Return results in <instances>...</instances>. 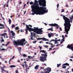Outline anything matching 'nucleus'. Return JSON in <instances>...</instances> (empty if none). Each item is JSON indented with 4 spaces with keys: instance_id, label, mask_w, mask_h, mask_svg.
Here are the masks:
<instances>
[{
    "instance_id": "nucleus-30",
    "label": "nucleus",
    "mask_w": 73,
    "mask_h": 73,
    "mask_svg": "<svg viewBox=\"0 0 73 73\" xmlns=\"http://www.w3.org/2000/svg\"><path fill=\"white\" fill-rule=\"evenodd\" d=\"M33 3H34L33 2H32V1H31L30 3V5H32V4H33Z\"/></svg>"
},
{
    "instance_id": "nucleus-56",
    "label": "nucleus",
    "mask_w": 73,
    "mask_h": 73,
    "mask_svg": "<svg viewBox=\"0 0 73 73\" xmlns=\"http://www.w3.org/2000/svg\"><path fill=\"white\" fill-rule=\"evenodd\" d=\"M60 39H59V40H57V41H60Z\"/></svg>"
},
{
    "instance_id": "nucleus-58",
    "label": "nucleus",
    "mask_w": 73,
    "mask_h": 73,
    "mask_svg": "<svg viewBox=\"0 0 73 73\" xmlns=\"http://www.w3.org/2000/svg\"><path fill=\"white\" fill-rule=\"evenodd\" d=\"M65 37H68V35H65Z\"/></svg>"
},
{
    "instance_id": "nucleus-36",
    "label": "nucleus",
    "mask_w": 73,
    "mask_h": 73,
    "mask_svg": "<svg viewBox=\"0 0 73 73\" xmlns=\"http://www.w3.org/2000/svg\"><path fill=\"white\" fill-rule=\"evenodd\" d=\"M52 48H49V50H48V51H50V50H52Z\"/></svg>"
},
{
    "instance_id": "nucleus-15",
    "label": "nucleus",
    "mask_w": 73,
    "mask_h": 73,
    "mask_svg": "<svg viewBox=\"0 0 73 73\" xmlns=\"http://www.w3.org/2000/svg\"><path fill=\"white\" fill-rule=\"evenodd\" d=\"M36 36V33L31 32V35H30V36Z\"/></svg>"
},
{
    "instance_id": "nucleus-34",
    "label": "nucleus",
    "mask_w": 73,
    "mask_h": 73,
    "mask_svg": "<svg viewBox=\"0 0 73 73\" xmlns=\"http://www.w3.org/2000/svg\"><path fill=\"white\" fill-rule=\"evenodd\" d=\"M31 40H33V36H31Z\"/></svg>"
},
{
    "instance_id": "nucleus-60",
    "label": "nucleus",
    "mask_w": 73,
    "mask_h": 73,
    "mask_svg": "<svg viewBox=\"0 0 73 73\" xmlns=\"http://www.w3.org/2000/svg\"><path fill=\"white\" fill-rule=\"evenodd\" d=\"M17 61H18V62H20V61L19 60H17Z\"/></svg>"
},
{
    "instance_id": "nucleus-45",
    "label": "nucleus",
    "mask_w": 73,
    "mask_h": 73,
    "mask_svg": "<svg viewBox=\"0 0 73 73\" xmlns=\"http://www.w3.org/2000/svg\"><path fill=\"white\" fill-rule=\"evenodd\" d=\"M4 28V26L2 27H0V29H3Z\"/></svg>"
},
{
    "instance_id": "nucleus-59",
    "label": "nucleus",
    "mask_w": 73,
    "mask_h": 73,
    "mask_svg": "<svg viewBox=\"0 0 73 73\" xmlns=\"http://www.w3.org/2000/svg\"><path fill=\"white\" fill-rule=\"evenodd\" d=\"M25 5H26V4H25L24 5V8H25Z\"/></svg>"
},
{
    "instance_id": "nucleus-64",
    "label": "nucleus",
    "mask_w": 73,
    "mask_h": 73,
    "mask_svg": "<svg viewBox=\"0 0 73 73\" xmlns=\"http://www.w3.org/2000/svg\"><path fill=\"white\" fill-rule=\"evenodd\" d=\"M30 58H33V57L32 56H30Z\"/></svg>"
},
{
    "instance_id": "nucleus-27",
    "label": "nucleus",
    "mask_w": 73,
    "mask_h": 73,
    "mask_svg": "<svg viewBox=\"0 0 73 73\" xmlns=\"http://www.w3.org/2000/svg\"><path fill=\"white\" fill-rule=\"evenodd\" d=\"M61 63H60L59 64H57V67H59V66H61Z\"/></svg>"
},
{
    "instance_id": "nucleus-12",
    "label": "nucleus",
    "mask_w": 73,
    "mask_h": 73,
    "mask_svg": "<svg viewBox=\"0 0 73 73\" xmlns=\"http://www.w3.org/2000/svg\"><path fill=\"white\" fill-rule=\"evenodd\" d=\"M46 70L47 73H49L51 72V69L50 68L47 67V68H45Z\"/></svg>"
},
{
    "instance_id": "nucleus-63",
    "label": "nucleus",
    "mask_w": 73,
    "mask_h": 73,
    "mask_svg": "<svg viewBox=\"0 0 73 73\" xmlns=\"http://www.w3.org/2000/svg\"><path fill=\"white\" fill-rule=\"evenodd\" d=\"M46 44H49V42H46Z\"/></svg>"
},
{
    "instance_id": "nucleus-47",
    "label": "nucleus",
    "mask_w": 73,
    "mask_h": 73,
    "mask_svg": "<svg viewBox=\"0 0 73 73\" xmlns=\"http://www.w3.org/2000/svg\"><path fill=\"white\" fill-rule=\"evenodd\" d=\"M15 58V56H14L12 58L11 60H13Z\"/></svg>"
},
{
    "instance_id": "nucleus-1",
    "label": "nucleus",
    "mask_w": 73,
    "mask_h": 73,
    "mask_svg": "<svg viewBox=\"0 0 73 73\" xmlns=\"http://www.w3.org/2000/svg\"><path fill=\"white\" fill-rule=\"evenodd\" d=\"M42 6V8L39 11V12H38L39 11V9L40 8V7H39L38 3V2H36L34 3L33 5H32L31 6V8L32 9L31 10L32 12L33 13L31 15H34L35 14L36 15H44V13L45 14L46 13H48V10H46V7H44Z\"/></svg>"
},
{
    "instance_id": "nucleus-10",
    "label": "nucleus",
    "mask_w": 73,
    "mask_h": 73,
    "mask_svg": "<svg viewBox=\"0 0 73 73\" xmlns=\"http://www.w3.org/2000/svg\"><path fill=\"white\" fill-rule=\"evenodd\" d=\"M64 65H67V66H69V64L67 63L63 64V65L62 66V68L63 69H65V68H66V66Z\"/></svg>"
},
{
    "instance_id": "nucleus-50",
    "label": "nucleus",
    "mask_w": 73,
    "mask_h": 73,
    "mask_svg": "<svg viewBox=\"0 0 73 73\" xmlns=\"http://www.w3.org/2000/svg\"><path fill=\"white\" fill-rule=\"evenodd\" d=\"M59 29H60V31H62V29H61V28L60 27V28H59Z\"/></svg>"
},
{
    "instance_id": "nucleus-57",
    "label": "nucleus",
    "mask_w": 73,
    "mask_h": 73,
    "mask_svg": "<svg viewBox=\"0 0 73 73\" xmlns=\"http://www.w3.org/2000/svg\"><path fill=\"white\" fill-rule=\"evenodd\" d=\"M28 58H31V57L30 56H28Z\"/></svg>"
},
{
    "instance_id": "nucleus-29",
    "label": "nucleus",
    "mask_w": 73,
    "mask_h": 73,
    "mask_svg": "<svg viewBox=\"0 0 73 73\" xmlns=\"http://www.w3.org/2000/svg\"><path fill=\"white\" fill-rule=\"evenodd\" d=\"M23 57H27V55L25 54H23Z\"/></svg>"
},
{
    "instance_id": "nucleus-43",
    "label": "nucleus",
    "mask_w": 73,
    "mask_h": 73,
    "mask_svg": "<svg viewBox=\"0 0 73 73\" xmlns=\"http://www.w3.org/2000/svg\"><path fill=\"white\" fill-rule=\"evenodd\" d=\"M39 47L41 50V49H42V47H41V46H39Z\"/></svg>"
},
{
    "instance_id": "nucleus-55",
    "label": "nucleus",
    "mask_w": 73,
    "mask_h": 73,
    "mask_svg": "<svg viewBox=\"0 0 73 73\" xmlns=\"http://www.w3.org/2000/svg\"><path fill=\"white\" fill-rule=\"evenodd\" d=\"M21 65L23 67H24V64H21Z\"/></svg>"
},
{
    "instance_id": "nucleus-44",
    "label": "nucleus",
    "mask_w": 73,
    "mask_h": 73,
    "mask_svg": "<svg viewBox=\"0 0 73 73\" xmlns=\"http://www.w3.org/2000/svg\"><path fill=\"white\" fill-rule=\"evenodd\" d=\"M15 73H19V72H18V70H15Z\"/></svg>"
},
{
    "instance_id": "nucleus-7",
    "label": "nucleus",
    "mask_w": 73,
    "mask_h": 73,
    "mask_svg": "<svg viewBox=\"0 0 73 73\" xmlns=\"http://www.w3.org/2000/svg\"><path fill=\"white\" fill-rule=\"evenodd\" d=\"M26 27L27 28L25 29V31H26V34H28V29L29 31V32H31V31H33L34 29H32L31 27H29V26L27 25H26Z\"/></svg>"
},
{
    "instance_id": "nucleus-35",
    "label": "nucleus",
    "mask_w": 73,
    "mask_h": 73,
    "mask_svg": "<svg viewBox=\"0 0 73 73\" xmlns=\"http://www.w3.org/2000/svg\"><path fill=\"white\" fill-rule=\"evenodd\" d=\"M70 20H71V19H73V15L71 16V18L70 17Z\"/></svg>"
},
{
    "instance_id": "nucleus-2",
    "label": "nucleus",
    "mask_w": 73,
    "mask_h": 73,
    "mask_svg": "<svg viewBox=\"0 0 73 73\" xmlns=\"http://www.w3.org/2000/svg\"><path fill=\"white\" fill-rule=\"evenodd\" d=\"M63 16V19L64 20L65 23H64V31L65 32L64 33H65L66 32V35H68V32L70 31V27H71V24L70 23L71 21H70V19H68L67 17H66L65 15H62L61 16Z\"/></svg>"
},
{
    "instance_id": "nucleus-6",
    "label": "nucleus",
    "mask_w": 73,
    "mask_h": 73,
    "mask_svg": "<svg viewBox=\"0 0 73 73\" xmlns=\"http://www.w3.org/2000/svg\"><path fill=\"white\" fill-rule=\"evenodd\" d=\"M38 1L40 6L46 7V1L45 0H39Z\"/></svg>"
},
{
    "instance_id": "nucleus-23",
    "label": "nucleus",
    "mask_w": 73,
    "mask_h": 73,
    "mask_svg": "<svg viewBox=\"0 0 73 73\" xmlns=\"http://www.w3.org/2000/svg\"><path fill=\"white\" fill-rule=\"evenodd\" d=\"M54 41H54V42H55V44H57V42H58L57 39L55 40Z\"/></svg>"
},
{
    "instance_id": "nucleus-37",
    "label": "nucleus",
    "mask_w": 73,
    "mask_h": 73,
    "mask_svg": "<svg viewBox=\"0 0 73 73\" xmlns=\"http://www.w3.org/2000/svg\"><path fill=\"white\" fill-rule=\"evenodd\" d=\"M36 38L37 39V40H41V38Z\"/></svg>"
},
{
    "instance_id": "nucleus-21",
    "label": "nucleus",
    "mask_w": 73,
    "mask_h": 73,
    "mask_svg": "<svg viewBox=\"0 0 73 73\" xmlns=\"http://www.w3.org/2000/svg\"><path fill=\"white\" fill-rule=\"evenodd\" d=\"M53 29V28H52V27H51V28H50L47 29V31H53V30H52Z\"/></svg>"
},
{
    "instance_id": "nucleus-5",
    "label": "nucleus",
    "mask_w": 73,
    "mask_h": 73,
    "mask_svg": "<svg viewBox=\"0 0 73 73\" xmlns=\"http://www.w3.org/2000/svg\"><path fill=\"white\" fill-rule=\"evenodd\" d=\"M47 53H46L45 54H41L42 56L39 57L40 60V61L44 62V61H46L47 60V59H46L48 56V55L47 54Z\"/></svg>"
},
{
    "instance_id": "nucleus-38",
    "label": "nucleus",
    "mask_w": 73,
    "mask_h": 73,
    "mask_svg": "<svg viewBox=\"0 0 73 73\" xmlns=\"http://www.w3.org/2000/svg\"><path fill=\"white\" fill-rule=\"evenodd\" d=\"M3 25H2L0 23V27H3L4 26Z\"/></svg>"
},
{
    "instance_id": "nucleus-16",
    "label": "nucleus",
    "mask_w": 73,
    "mask_h": 73,
    "mask_svg": "<svg viewBox=\"0 0 73 73\" xmlns=\"http://www.w3.org/2000/svg\"><path fill=\"white\" fill-rule=\"evenodd\" d=\"M38 66H39V65H36L35 67V69H36V70H37V69H38Z\"/></svg>"
},
{
    "instance_id": "nucleus-13",
    "label": "nucleus",
    "mask_w": 73,
    "mask_h": 73,
    "mask_svg": "<svg viewBox=\"0 0 73 73\" xmlns=\"http://www.w3.org/2000/svg\"><path fill=\"white\" fill-rule=\"evenodd\" d=\"M41 40H42L43 41H49V39H46V38H41Z\"/></svg>"
},
{
    "instance_id": "nucleus-18",
    "label": "nucleus",
    "mask_w": 73,
    "mask_h": 73,
    "mask_svg": "<svg viewBox=\"0 0 73 73\" xmlns=\"http://www.w3.org/2000/svg\"><path fill=\"white\" fill-rule=\"evenodd\" d=\"M18 49L19 52H20L21 51V49H22V48L20 47H19L18 48Z\"/></svg>"
},
{
    "instance_id": "nucleus-19",
    "label": "nucleus",
    "mask_w": 73,
    "mask_h": 73,
    "mask_svg": "<svg viewBox=\"0 0 73 73\" xmlns=\"http://www.w3.org/2000/svg\"><path fill=\"white\" fill-rule=\"evenodd\" d=\"M40 52H42V53H45V52H46V51H44V50H41L40 51Z\"/></svg>"
},
{
    "instance_id": "nucleus-31",
    "label": "nucleus",
    "mask_w": 73,
    "mask_h": 73,
    "mask_svg": "<svg viewBox=\"0 0 73 73\" xmlns=\"http://www.w3.org/2000/svg\"><path fill=\"white\" fill-rule=\"evenodd\" d=\"M4 40H1L0 42L1 43V42H4Z\"/></svg>"
},
{
    "instance_id": "nucleus-9",
    "label": "nucleus",
    "mask_w": 73,
    "mask_h": 73,
    "mask_svg": "<svg viewBox=\"0 0 73 73\" xmlns=\"http://www.w3.org/2000/svg\"><path fill=\"white\" fill-rule=\"evenodd\" d=\"M0 36H1V37H2V36H4L3 37H4L5 38H8V36H7V33H4L3 34H1L0 35Z\"/></svg>"
},
{
    "instance_id": "nucleus-3",
    "label": "nucleus",
    "mask_w": 73,
    "mask_h": 73,
    "mask_svg": "<svg viewBox=\"0 0 73 73\" xmlns=\"http://www.w3.org/2000/svg\"><path fill=\"white\" fill-rule=\"evenodd\" d=\"M13 41L14 44H15V45L17 46L21 45L23 46L25 45L26 43H27V42L25 41V38L22 39L19 41L18 40L17 42L15 40H14Z\"/></svg>"
},
{
    "instance_id": "nucleus-62",
    "label": "nucleus",
    "mask_w": 73,
    "mask_h": 73,
    "mask_svg": "<svg viewBox=\"0 0 73 73\" xmlns=\"http://www.w3.org/2000/svg\"><path fill=\"white\" fill-rule=\"evenodd\" d=\"M68 5H66V7H68Z\"/></svg>"
},
{
    "instance_id": "nucleus-52",
    "label": "nucleus",
    "mask_w": 73,
    "mask_h": 73,
    "mask_svg": "<svg viewBox=\"0 0 73 73\" xmlns=\"http://www.w3.org/2000/svg\"><path fill=\"white\" fill-rule=\"evenodd\" d=\"M55 52H56V50L54 51L52 53V54H54V53H55Z\"/></svg>"
},
{
    "instance_id": "nucleus-49",
    "label": "nucleus",
    "mask_w": 73,
    "mask_h": 73,
    "mask_svg": "<svg viewBox=\"0 0 73 73\" xmlns=\"http://www.w3.org/2000/svg\"><path fill=\"white\" fill-rule=\"evenodd\" d=\"M57 8H58V7L59 6V4H58L57 5Z\"/></svg>"
},
{
    "instance_id": "nucleus-17",
    "label": "nucleus",
    "mask_w": 73,
    "mask_h": 73,
    "mask_svg": "<svg viewBox=\"0 0 73 73\" xmlns=\"http://www.w3.org/2000/svg\"><path fill=\"white\" fill-rule=\"evenodd\" d=\"M25 66L26 68V71H27V68H28V65L26 64H25Z\"/></svg>"
},
{
    "instance_id": "nucleus-33",
    "label": "nucleus",
    "mask_w": 73,
    "mask_h": 73,
    "mask_svg": "<svg viewBox=\"0 0 73 73\" xmlns=\"http://www.w3.org/2000/svg\"><path fill=\"white\" fill-rule=\"evenodd\" d=\"M49 25H50L51 26H53V27H54V24H50Z\"/></svg>"
},
{
    "instance_id": "nucleus-14",
    "label": "nucleus",
    "mask_w": 73,
    "mask_h": 73,
    "mask_svg": "<svg viewBox=\"0 0 73 73\" xmlns=\"http://www.w3.org/2000/svg\"><path fill=\"white\" fill-rule=\"evenodd\" d=\"M53 35V33H48V36L49 38H50L52 37V36Z\"/></svg>"
},
{
    "instance_id": "nucleus-39",
    "label": "nucleus",
    "mask_w": 73,
    "mask_h": 73,
    "mask_svg": "<svg viewBox=\"0 0 73 73\" xmlns=\"http://www.w3.org/2000/svg\"><path fill=\"white\" fill-rule=\"evenodd\" d=\"M12 22V21H11V19H9V24H11V22Z\"/></svg>"
},
{
    "instance_id": "nucleus-48",
    "label": "nucleus",
    "mask_w": 73,
    "mask_h": 73,
    "mask_svg": "<svg viewBox=\"0 0 73 73\" xmlns=\"http://www.w3.org/2000/svg\"><path fill=\"white\" fill-rule=\"evenodd\" d=\"M55 40H54V39H52L51 40H50V41H54Z\"/></svg>"
},
{
    "instance_id": "nucleus-11",
    "label": "nucleus",
    "mask_w": 73,
    "mask_h": 73,
    "mask_svg": "<svg viewBox=\"0 0 73 73\" xmlns=\"http://www.w3.org/2000/svg\"><path fill=\"white\" fill-rule=\"evenodd\" d=\"M11 33L12 34L11 35L12 36V38H15L16 35H15V33L13 32V31L12 30L11 31Z\"/></svg>"
},
{
    "instance_id": "nucleus-20",
    "label": "nucleus",
    "mask_w": 73,
    "mask_h": 73,
    "mask_svg": "<svg viewBox=\"0 0 73 73\" xmlns=\"http://www.w3.org/2000/svg\"><path fill=\"white\" fill-rule=\"evenodd\" d=\"M1 68H1L2 71H5V72H6V71L4 70V68L3 67H1Z\"/></svg>"
},
{
    "instance_id": "nucleus-32",
    "label": "nucleus",
    "mask_w": 73,
    "mask_h": 73,
    "mask_svg": "<svg viewBox=\"0 0 73 73\" xmlns=\"http://www.w3.org/2000/svg\"><path fill=\"white\" fill-rule=\"evenodd\" d=\"M19 29V28L18 27H16L15 28V29L16 30H17V29Z\"/></svg>"
},
{
    "instance_id": "nucleus-46",
    "label": "nucleus",
    "mask_w": 73,
    "mask_h": 73,
    "mask_svg": "<svg viewBox=\"0 0 73 73\" xmlns=\"http://www.w3.org/2000/svg\"><path fill=\"white\" fill-rule=\"evenodd\" d=\"M5 50V49L4 48H2L1 49V50Z\"/></svg>"
},
{
    "instance_id": "nucleus-25",
    "label": "nucleus",
    "mask_w": 73,
    "mask_h": 73,
    "mask_svg": "<svg viewBox=\"0 0 73 73\" xmlns=\"http://www.w3.org/2000/svg\"><path fill=\"white\" fill-rule=\"evenodd\" d=\"M58 25L56 23H54V27H57V26H58Z\"/></svg>"
},
{
    "instance_id": "nucleus-51",
    "label": "nucleus",
    "mask_w": 73,
    "mask_h": 73,
    "mask_svg": "<svg viewBox=\"0 0 73 73\" xmlns=\"http://www.w3.org/2000/svg\"><path fill=\"white\" fill-rule=\"evenodd\" d=\"M51 48H54L53 45H51Z\"/></svg>"
},
{
    "instance_id": "nucleus-8",
    "label": "nucleus",
    "mask_w": 73,
    "mask_h": 73,
    "mask_svg": "<svg viewBox=\"0 0 73 73\" xmlns=\"http://www.w3.org/2000/svg\"><path fill=\"white\" fill-rule=\"evenodd\" d=\"M73 43L72 44L70 45H68L67 47V48H69L70 49H71L72 51H73Z\"/></svg>"
},
{
    "instance_id": "nucleus-4",
    "label": "nucleus",
    "mask_w": 73,
    "mask_h": 73,
    "mask_svg": "<svg viewBox=\"0 0 73 73\" xmlns=\"http://www.w3.org/2000/svg\"><path fill=\"white\" fill-rule=\"evenodd\" d=\"M33 31L34 32L36 33L37 34H38L39 35H42V32L43 31L41 30V29H38V27H34Z\"/></svg>"
},
{
    "instance_id": "nucleus-40",
    "label": "nucleus",
    "mask_w": 73,
    "mask_h": 73,
    "mask_svg": "<svg viewBox=\"0 0 73 73\" xmlns=\"http://www.w3.org/2000/svg\"><path fill=\"white\" fill-rule=\"evenodd\" d=\"M36 42H37V41H33V43H34V44H36Z\"/></svg>"
},
{
    "instance_id": "nucleus-41",
    "label": "nucleus",
    "mask_w": 73,
    "mask_h": 73,
    "mask_svg": "<svg viewBox=\"0 0 73 73\" xmlns=\"http://www.w3.org/2000/svg\"><path fill=\"white\" fill-rule=\"evenodd\" d=\"M44 47H46V48H47V47H48V46L44 45Z\"/></svg>"
},
{
    "instance_id": "nucleus-28",
    "label": "nucleus",
    "mask_w": 73,
    "mask_h": 73,
    "mask_svg": "<svg viewBox=\"0 0 73 73\" xmlns=\"http://www.w3.org/2000/svg\"><path fill=\"white\" fill-rule=\"evenodd\" d=\"M9 42L7 43V44L5 45V46H7V45H9Z\"/></svg>"
},
{
    "instance_id": "nucleus-61",
    "label": "nucleus",
    "mask_w": 73,
    "mask_h": 73,
    "mask_svg": "<svg viewBox=\"0 0 73 73\" xmlns=\"http://www.w3.org/2000/svg\"><path fill=\"white\" fill-rule=\"evenodd\" d=\"M3 68H7V67L5 66H3Z\"/></svg>"
},
{
    "instance_id": "nucleus-53",
    "label": "nucleus",
    "mask_w": 73,
    "mask_h": 73,
    "mask_svg": "<svg viewBox=\"0 0 73 73\" xmlns=\"http://www.w3.org/2000/svg\"><path fill=\"white\" fill-rule=\"evenodd\" d=\"M48 44H49V45H53L52 43H48Z\"/></svg>"
},
{
    "instance_id": "nucleus-42",
    "label": "nucleus",
    "mask_w": 73,
    "mask_h": 73,
    "mask_svg": "<svg viewBox=\"0 0 73 73\" xmlns=\"http://www.w3.org/2000/svg\"><path fill=\"white\" fill-rule=\"evenodd\" d=\"M64 12V9H62L61 12Z\"/></svg>"
},
{
    "instance_id": "nucleus-22",
    "label": "nucleus",
    "mask_w": 73,
    "mask_h": 73,
    "mask_svg": "<svg viewBox=\"0 0 73 73\" xmlns=\"http://www.w3.org/2000/svg\"><path fill=\"white\" fill-rule=\"evenodd\" d=\"M10 68H15V67H16V66H15V65H12L11 66H9Z\"/></svg>"
},
{
    "instance_id": "nucleus-54",
    "label": "nucleus",
    "mask_w": 73,
    "mask_h": 73,
    "mask_svg": "<svg viewBox=\"0 0 73 73\" xmlns=\"http://www.w3.org/2000/svg\"><path fill=\"white\" fill-rule=\"evenodd\" d=\"M57 27H56V28H57V29H58V27H59L58 25Z\"/></svg>"
},
{
    "instance_id": "nucleus-26",
    "label": "nucleus",
    "mask_w": 73,
    "mask_h": 73,
    "mask_svg": "<svg viewBox=\"0 0 73 73\" xmlns=\"http://www.w3.org/2000/svg\"><path fill=\"white\" fill-rule=\"evenodd\" d=\"M61 41H62L63 42L65 41V39H64V38H63L61 40Z\"/></svg>"
},
{
    "instance_id": "nucleus-24",
    "label": "nucleus",
    "mask_w": 73,
    "mask_h": 73,
    "mask_svg": "<svg viewBox=\"0 0 73 73\" xmlns=\"http://www.w3.org/2000/svg\"><path fill=\"white\" fill-rule=\"evenodd\" d=\"M15 27V25H12L11 26L12 28H13V27Z\"/></svg>"
}]
</instances>
